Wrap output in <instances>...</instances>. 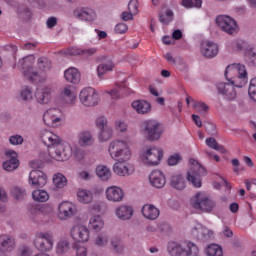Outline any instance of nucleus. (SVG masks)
I'll return each mask as SVG.
<instances>
[{
  "label": "nucleus",
  "mask_w": 256,
  "mask_h": 256,
  "mask_svg": "<svg viewBox=\"0 0 256 256\" xmlns=\"http://www.w3.org/2000/svg\"><path fill=\"white\" fill-rule=\"evenodd\" d=\"M227 81L229 83L220 82L217 84L216 88L220 95H223L228 101H233L237 97V92L235 87H245L247 85V68L243 64H232L226 67L224 73Z\"/></svg>",
  "instance_id": "nucleus-1"
},
{
  "label": "nucleus",
  "mask_w": 256,
  "mask_h": 256,
  "mask_svg": "<svg viewBox=\"0 0 256 256\" xmlns=\"http://www.w3.org/2000/svg\"><path fill=\"white\" fill-rule=\"evenodd\" d=\"M40 139L46 147H48V155L54 161H67L73 155L71 145L61 143V139L55 133L49 130H42Z\"/></svg>",
  "instance_id": "nucleus-2"
},
{
  "label": "nucleus",
  "mask_w": 256,
  "mask_h": 256,
  "mask_svg": "<svg viewBox=\"0 0 256 256\" xmlns=\"http://www.w3.org/2000/svg\"><path fill=\"white\" fill-rule=\"evenodd\" d=\"M108 152L114 161L127 163L131 160V148L124 140H113L108 146Z\"/></svg>",
  "instance_id": "nucleus-3"
},
{
  "label": "nucleus",
  "mask_w": 256,
  "mask_h": 256,
  "mask_svg": "<svg viewBox=\"0 0 256 256\" xmlns=\"http://www.w3.org/2000/svg\"><path fill=\"white\" fill-rule=\"evenodd\" d=\"M192 209L199 213H212L217 204L205 192H197L190 200Z\"/></svg>",
  "instance_id": "nucleus-4"
},
{
  "label": "nucleus",
  "mask_w": 256,
  "mask_h": 256,
  "mask_svg": "<svg viewBox=\"0 0 256 256\" xmlns=\"http://www.w3.org/2000/svg\"><path fill=\"white\" fill-rule=\"evenodd\" d=\"M163 159V149L157 147H146L140 152V160L147 167L159 165Z\"/></svg>",
  "instance_id": "nucleus-5"
},
{
  "label": "nucleus",
  "mask_w": 256,
  "mask_h": 256,
  "mask_svg": "<svg viewBox=\"0 0 256 256\" xmlns=\"http://www.w3.org/2000/svg\"><path fill=\"white\" fill-rule=\"evenodd\" d=\"M33 245L37 251H40V253H51V251H53V247L55 246L53 233L48 231L36 233L33 240Z\"/></svg>",
  "instance_id": "nucleus-6"
},
{
  "label": "nucleus",
  "mask_w": 256,
  "mask_h": 256,
  "mask_svg": "<svg viewBox=\"0 0 256 256\" xmlns=\"http://www.w3.org/2000/svg\"><path fill=\"white\" fill-rule=\"evenodd\" d=\"M33 65H35V56L33 55L26 56L18 62V67L22 70L24 77L33 83H39L41 78Z\"/></svg>",
  "instance_id": "nucleus-7"
},
{
  "label": "nucleus",
  "mask_w": 256,
  "mask_h": 256,
  "mask_svg": "<svg viewBox=\"0 0 256 256\" xmlns=\"http://www.w3.org/2000/svg\"><path fill=\"white\" fill-rule=\"evenodd\" d=\"M191 168L187 174V181L199 189L201 187V177L207 175V170L197 160L190 159Z\"/></svg>",
  "instance_id": "nucleus-8"
},
{
  "label": "nucleus",
  "mask_w": 256,
  "mask_h": 256,
  "mask_svg": "<svg viewBox=\"0 0 256 256\" xmlns=\"http://www.w3.org/2000/svg\"><path fill=\"white\" fill-rule=\"evenodd\" d=\"M141 128L150 141H159L163 135V127L157 120H146L142 123Z\"/></svg>",
  "instance_id": "nucleus-9"
},
{
  "label": "nucleus",
  "mask_w": 256,
  "mask_h": 256,
  "mask_svg": "<svg viewBox=\"0 0 256 256\" xmlns=\"http://www.w3.org/2000/svg\"><path fill=\"white\" fill-rule=\"evenodd\" d=\"M95 125L98 132V141L100 143H107V141H111L113 139V127L109 125V122L105 118V116H100L95 120Z\"/></svg>",
  "instance_id": "nucleus-10"
},
{
  "label": "nucleus",
  "mask_w": 256,
  "mask_h": 256,
  "mask_svg": "<svg viewBox=\"0 0 256 256\" xmlns=\"http://www.w3.org/2000/svg\"><path fill=\"white\" fill-rule=\"evenodd\" d=\"M216 24L221 31H223L224 33H227L228 35H235V33H237V31L239 29L235 19H233L227 15L217 16Z\"/></svg>",
  "instance_id": "nucleus-11"
},
{
  "label": "nucleus",
  "mask_w": 256,
  "mask_h": 256,
  "mask_svg": "<svg viewBox=\"0 0 256 256\" xmlns=\"http://www.w3.org/2000/svg\"><path fill=\"white\" fill-rule=\"evenodd\" d=\"M232 48L234 51H242L245 57H248L251 61H256V45L251 44L245 40H234L232 42Z\"/></svg>",
  "instance_id": "nucleus-12"
},
{
  "label": "nucleus",
  "mask_w": 256,
  "mask_h": 256,
  "mask_svg": "<svg viewBox=\"0 0 256 256\" xmlns=\"http://www.w3.org/2000/svg\"><path fill=\"white\" fill-rule=\"evenodd\" d=\"M70 237L75 243H87L91 239V231L83 224H77L70 230Z\"/></svg>",
  "instance_id": "nucleus-13"
},
{
  "label": "nucleus",
  "mask_w": 256,
  "mask_h": 256,
  "mask_svg": "<svg viewBox=\"0 0 256 256\" xmlns=\"http://www.w3.org/2000/svg\"><path fill=\"white\" fill-rule=\"evenodd\" d=\"M79 99L84 107H95V105H99V94H97V91L92 87L82 89L79 94Z\"/></svg>",
  "instance_id": "nucleus-14"
},
{
  "label": "nucleus",
  "mask_w": 256,
  "mask_h": 256,
  "mask_svg": "<svg viewBox=\"0 0 256 256\" xmlns=\"http://www.w3.org/2000/svg\"><path fill=\"white\" fill-rule=\"evenodd\" d=\"M63 119V112L59 108H51L44 112L43 121L47 127H57Z\"/></svg>",
  "instance_id": "nucleus-15"
},
{
  "label": "nucleus",
  "mask_w": 256,
  "mask_h": 256,
  "mask_svg": "<svg viewBox=\"0 0 256 256\" xmlns=\"http://www.w3.org/2000/svg\"><path fill=\"white\" fill-rule=\"evenodd\" d=\"M58 211V218L61 221H67L77 213V206L69 201H64L59 204Z\"/></svg>",
  "instance_id": "nucleus-16"
},
{
  "label": "nucleus",
  "mask_w": 256,
  "mask_h": 256,
  "mask_svg": "<svg viewBox=\"0 0 256 256\" xmlns=\"http://www.w3.org/2000/svg\"><path fill=\"white\" fill-rule=\"evenodd\" d=\"M201 55L206 59H213V57H217L219 53V45L213 41L204 40L201 43Z\"/></svg>",
  "instance_id": "nucleus-17"
},
{
  "label": "nucleus",
  "mask_w": 256,
  "mask_h": 256,
  "mask_svg": "<svg viewBox=\"0 0 256 256\" xmlns=\"http://www.w3.org/2000/svg\"><path fill=\"white\" fill-rule=\"evenodd\" d=\"M5 155L9 159L2 164L3 169L8 172L19 169V154H17L15 150H6Z\"/></svg>",
  "instance_id": "nucleus-18"
},
{
  "label": "nucleus",
  "mask_w": 256,
  "mask_h": 256,
  "mask_svg": "<svg viewBox=\"0 0 256 256\" xmlns=\"http://www.w3.org/2000/svg\"><path fill=\"white\" fill-rule=\"evenodd\" d=\"M31 187H45L47 185V175L41 170H32L28 179Z\"/></svg>",
  "instance_id": "nucleus-19"
},
{
  "label": "nucleus",
  "mask_w": 256,
  "mask_h": 256,
  "mask_svg": "<svg viewBox=\"0 0 256 256\" xmlns=\"http://www.w3.org/2000/svg\"><path fill=\"white\" fill-rule=\"evenodd\" d=\"M105 195L107 201H110L111 203H121V201L125 199V192L118 186H109L105 190Z\"/></svg>",
  "instance_id": "nucleus-20"
},
{
  "label": "nucleus",
  "mask_w": 256,
  "mask_h": 256,
  "mask_svg": "<svg viewBox=\"0 0 256 256\" xmlns=\"http://www.w3.org/2000/svg\"><path fill=\"white\" fill-rule=\"evenodd\" d=\"M113 171L118 177H129L135 173V166L127 162H116Z\"/></svg>",
  "instance_id": "nucleus-21"
},
{
  "label": "nucleus",
  "mask_w": 256,
  "mask_h": 256,
  "mask_svg": "<svg viewBox=\"0 0 256 256\" xmlns=\"http://www.w3.org/2000/svg\"><path fill=\"white\" fill-rule=\"evenodd\" d=\"M100 60V63L97 66V76L99 79H103V76L107 75V73H110V71H113L115 69V64L113 61L105 56H102L98 58Z\"/></svg>",
  "instance_id": "nucleus-22"
},
{
  "label": "nucleus",
  "mask_w": 256,
  "mask_h": 256,
  "mask_svg": "<svg viewBox=\"0 0 256 256\" xmlns=\"http://www.w3.org/2000/svg\"><path fill=\"white\" fill-rule=\"evenodd\" d=\"M53 93V89L49 86H43L37 88L35 92V98L37 103L40 105H47L48 103H51V97Z\"/></svg>",
  "instance_id": "nucleus-23"
},
{
  "label": "nucleus",
  "mask_w": 256,
  "mask_h": 256,
  "mask_svg": "<svg viewBox=\"0 0 256 256\" xmlns=\"http://www.w3.org/2000/svg\"><path fill=\"white\" fill-rule=\"evenodd\" d=\"M73 15L76 19H79V21L91 22L97 19L95 10L87 7L75 9Z\"/></svg>",
  "instance_id": "nucleus-24"
},
{
  "label": "nucleus",
  "mask_w": 256,
  "mask_h": 256,
  "mask_svg": "<svg viewBox=\"0 0 256 256\" xmlns=\"http://www.w3.org/2000/svg\"><path fill=\"white\" fill-rule=\"evenodd\" d=\"M149 183L152 187H156V189H163L165 183H167L165 174L159 170L152 171L149 175Z\"/></svg>",
  "instance_id": "nucleus-25"
},
{
  "label": "nucleus",
  "mask_w": 256,
  "mask_h": 256,
  "mask_svg": "<svg viewBox=\"0 0 256 256\" xmlns=\"http://www.w3.org/2000/svg\"><path fill=\"white\" fill-rule=\"evenodd\" d=\"M15 249V238L10 234L0 235L1 253H11Z\"/></svg>",
  "instance_id": "nucleus-26"
},
{
  "label": "nucleus",
  "mask_w": 256,
  "mask_h": 256,
  "mask_svg": "<svg viewBox=\"0 0 256 256\" xmlns=\"http://www.w3.org/2000/svg\"><path fill=\"white\" fill-rule=\"evenodd\" d=\"M192 235L200 241H209L213 237V230L207 229L201 224H197L192 229Z\"/></svg>",
  "instance_id": "nucleus-27"
},
{
  "label": "nucleus",
  "mask_w": 256,
  "mask_h": 256,
  "mask_svg": "<svg viewBox=\"0 0 256 256\" xmlns=\"http://www.w3.org/2000/svg\"><path fill=\"white\" fill-rule=\"evenodd\" d=\"M60 97L62 101L66 103V105H73L75 103V100L77 99V94H75L73 86L67 85L61 89Z\"/></svg>",
  "instance_id": "nucleus-28"
},
{
  "label": "nucleus",
  "mask_w": 256,
  "mask_h": 256,
  "mask_svg": "<svg viewBox=\"0 0 256 256\" xmlns=\"http://www.w3.org/2000/svg\"><path fill=\"white\" fill-rule=\"evenodd\" d=\"M141 213L143 217L149 221H155V219H158L159 215H161L159 208L155 207L153 204H145L141 209Z\"/></svg>",
  "instance_id": "nucleus-29"
},
{
  "label": "nucleus",
  "mask_w": 256,
  "mask_h": 256,
  "mask_svg": "<svg viewBox=\"0 0 256 256\" xmlns=\"http://www.w3.org/2000/svg\"><path fill=\"white\" fill-rule=\"evenodd\" d=\"M78 145L80 147H93L95 145V137L91 131H82L78 134Z\"/></svg>",
  "instance_id": "nucleus-30"
},
{
  "label": "nucleus",
  "mask_w": 256,
  "mask_h": 256,
  "mask_svg": "<svg viewBox=\"0 0 256 256\" xmlns=\"http://www.w3.org/2000/svg\"><path fill=\"white\" fill-rule=\"evenodd\" d=\"M115 215L120 221H129L133 217V207L128 205L118 206Z\"/></svg>",
  "instance_id": "nucleus-31"
},
{
  "label": "nucleus",
  "mask_w": 256,
  "mask_h": 256,
  "mask_svg": "<svg viewBox=\"0 0 256 256\" xmlns=\"http://www.w3.org/2000/svg\"><path fill=\"white\" fill-rule=\"evenodd\" d=\"M132 109L138 115H147V113H151V103L146 100H136L132 102Z\"/></svg>",
  "instance_id": "nucleus-32"
},
{
  "label": "nucleus",
  "mask_w": 256,
  "mask_h": 256,
  "mask_svg": "<svg viewBox=\"0 0 256 256\" xmlns=\"http://www.w3.org/2000/svg\"><path fill=\"white\" fill-rule=\"evenodd\" d=\"M64 77L68 83H73L74 85L81 82V72L75 67L65 70Z\"/></svg>",
  "instance_id": "nucleus-33"
},
{
  "label": "nucleus",
  "mask_w": 256,
  "mask_h": 256,
  "mask_svg": "<svg viewBox=\"0 0 256 256\" xmlns=\"http://www.w3.org/2000/svg\"><path fill=\"white\" fill-rule=\"evenodd\" d=\"M76 195L79 203H83L84 205L93 201V192H91V190L79 188Z\"/></svg>",
  "instance_id": "nucleus-34"
},
{
  "label": "nucleus",
  "mask_w": 256,
  "mask_h": 256,
  "mask_svg": "<svg viewBox=\"0 0 256 256\" xmlns=\"http://www.w3.org/2000/svg\"><path fill=\"white\" fill-rule=\"evenodd\" d=\"M89 227L92 231L99 233L105 227V221L100 215L92 216L89 220Z\"/></svg>",
  "instance_id": "nucleus-35"
},
{
  "label": "nucleus",
  "mask_w": 256,
  "mask_h": 256,
  "mask_svg": "<svg viewBox=\"0 0 256 256\" xmlns=\"http://www.w3.org/2000/svg\"><path fill=\"white\" fill-rule=\"evenodd\" d=\"M171 186L178 191H183L186 187L185 178L180 174L173 175L171 178Z\"/></svg>",
  "instance_id": "nucleus-36"
},
{
  "label": "nucleus",
  "mask_w": 256,
  "mask_h": 256,
  "mask_svg": "<svg viewBox=\"0 0 256 256\" xmlns=\"http://www.w3.org/2000/svg\"><path fill=\"white\" fill-rule=\"evenodd\" d=\"M96 175L101 181H109L111 179V170L107 166H97Z\"/></svg>",
  "instance_id": "nucleus-37"
},
{
  "label": "nucleus",
  "mask_w": 256,
  "mask_h": 256,
  "mask_svg": "<svg viewBox=\"0 0 256 256\" xmlns=\"http://www.w3.org/2000/svg\"><path fill=\"white\" fill-rule=\"evenodd\" d=\"M71 249V243L67 239H62L56 244V255H65Z\"/></svg>",
  "instance_id": "nucleus-38"
},
{
  "label": "nucleus",
  "mask_w": 256,
  "mask_h": 256,
  "mask_svg": "<svg viewBox=\"0 0 256 256\" xmlns=\"http://www.w3.org/2000/svg\"><path fill=\"white\" fill-rule=\"evenodd\" d=\"M167 251L170 256H181L183 255V247L177 242H169Z\"/></svg>",
  "instance_id": "nucleus-39"
},
{
  "label": "nucleus",
  "mask_w": 256,
  "mask_h": 256,
  "mask_svg": "<svg viewBox=\"0 0 256 256\" xmlns=\"http://www.w3.org/2000/svg\"><path fill=\"white\" fill-rule=\"evenodd\" d=\"M32 198L38 203H45L49 201V193H47L45 190H34L32 192Z\"/></svg>",
  "instance_id": "nucleus-40"
},
{
  "label": "nucleus",
  "mask_w": 256,
  "mask_h": 256,
  "mask_svg": "<svg viewBox=\"0 0 256 256\" xmlns=\"http://www.w3.org/2000/svg\"><path fill=\"white\" fill-rule=\"evenodd\" d=\"M206 256H223V248L217 244H210L205 249Z\"/></svg>",
  "instance_id": "nucleus-41"
},
{
  "label": "nucleus",
  "mask_w": 256,
  "mask_h": 256,
  "mask_svg": "<svg viewBox=\"0 0 256 256\" xmlns=\"http://www.w3.org/2000/svg\"><path fill=\"white\" fill-rule=\"evenodd\" d=\"M53 184L55 189H63L67 186V178L61 173H57L53 176Z\"/></svg>",
  "instance_id": "nucleus-42"
},
{
  "label": "nucleus",
  "mask_w": 256,
  "mask_h": 256,
  "mask_svg": "<svg viewBox=\"0 0 256 256\" xmlns=\"http://www.w3.org/2000/svg\"><path fill=\"white\" fill-rule=\"evenodd\" d=\"M174 15L173 10L167 9L165 12L159 14V21L162 25H169L173 21Z\"/></svg>",
  "instance_id": "nucleus-43"
},
{
  "label": "nucleus",
  "mask_w": 256,
  "mask_h": 256,
  "mask_svg": "<svg viewBox=\"0 0 256 256\" xmlns=\"http://www.w3.org/2000/svg\"><path fill=\"white\" fill-rule=\"evenodd\" d=\"M205 143L207 147H209L210 149H214V151H219V153H227V150H225V147H223V145H219V143H217V140H215V138H207L205 140Z\"/></svg>",
  "instance_id": "nucleus-44"
},
{
  "label": "nucleus",
  "mask_w": 256,
  "mask_h": 256,
  "mask_svg": "<svg viewBox=\"0 0 256 256\" xmlns=\"http://www.w3.org/2000/svg\"><path fill=\"white\" fill-rule=\"evenodd\" d=\"M11 195L17 201H21V199H25V196L27 195V190H25V188L23 187L15 186L11 190Z\"/></svg>",
  "instance_id": "nucleus-45"
},
{
  "label": "nucleus",
  "mask_w": 256,
  "mask_h": 256,
  "mask_svg": "<svg viewBox=\"0 0 256 256\" xmlns=\"http://www.w3.org/2000/svg\"><path fill=\"white\" fill-rule=\"evenodd\" d=\"M34 210L37 213V215H51V213H53V207L49 204L35 206Z\"/></svg>",
  "instance_id": "nucleus-46"
},
{
  "label": "nucleus",
  "mask_w": 256,
  "mask_h": 256,
  "mask_svg": "<svg viewBox=\"0 0 256 256\" xmlns=\"http://www.w3.org/2000/svg\"><path fill=\"white\" fill-rule=\"evenodd\" d=\"M109 243V236L105 233L99 234L94 240L96 247H107Z\"/></svg>",
  "instance_id": "nucleus-47"
},
{
  "label": "nucleus",
  "mask_w": 256,
  "mask_h": 256,
  "mask_svg": "<svg viewBox=\"0 0 256 256\" xmlns=\"http://www.w3.org/2000/svg\"><path fill=\"white\" fill-rule=\"evenodd\" d=\"M182 7H185V9H191L193 7H196V9H201V5H203L202 0H182L181 2Z\"/></svg>",
  "instance_id": "nucleus-48"
},
{
  "label": "nucleus",
  "mask_w": 256,
  "mask_h": 256,
  "mask_svg": "<svg viewBox=\"0 0 256 256\" xmlns=\"http://www.w3.org/2000/svg\"><path fill=\"white\" fill-rule=\"evenodd\" d=\"M20 100L29 103V101H33V90L29 87H26L20 92Z\"/></svg>",
  "instance_id": "nucleus-49"
},
{
  "label": "nucleus",
  "mask_w": 256,
  "mask_h": 256,
  "mask_svg": "<svg viewBox=\"0 0 256 256\" xmlns=\"http://www.w3.org/2000/svg\"><path fill=\"white\" fill-rule=\"evenodd\" d=\"M38 67L40 71H49L51 69V60L45 57L39 58Z\"/></svg>",
  "instance_id": "nucleus-50"
},
{
  "label": "nucleus",
  "mask_w": 256,
  "mask_h": 256,
  "mask_svg": "<svg viewBox=\"0 0 256 256\" xmlns=\"http://www.w3.org/2000/svg\"><path fill=\"white\" fill-rule=\"evenodd\" d=\"M193 109L197 110L198 113H201L202 115H205L207 111H209V106L205 104L204 102H197L193 100Z\"/></svg>",
  "instance_id": "nucleus-51"
},
{
  "label": "nucleus",
  "mask_w": 256,
  "mask_h": 256,
  "mask_svg": "<svg viewBox=\"0 0 256 256\" xmlns=\"http://www.w3.org/2000/svg\"><path fill=\"white\" fill-rule=\"evenodd\" d=\"M112 249L114 252H116L118 255H121L123 251H125V246L121 244V241L118 239H114L111 241Z\"/></svg>",
  "instance_id": "nucleus-52"
},
{
  "label": "nucleus",
  "mask_w": 256,
  "mask_h": 256,
  "mask_svg": "<svg viewBox=\"0 0 256 256\" xmlns=\"http://www.w3.org/2000/svg\"><path fill=\"white\" fill-rule=\"evenodd\" d=\"M248 94H249L250 99H252V101L256 102V78H253L250 81V85L248 88Z\"/></svg>",
  "instance_id": "nucleus-53"
},
{
  "label": "nucleus",
  "mask_w": 256,
  "mask_h": 256,
  "mask_svg": "<svg viewBox=\"0 0 256 256\" xmlns=\"http://www.w3.org/2000/svg\"><path fill=\"white\" fill-rule=\"evenodd\" d=\"M181 159H182V157L179 155V153H175V154L169 156V158L167 160V164L170 167H175V165H179V163H181Z\"/></svg>",
  "instance_id": "nucleus-54"
},
{
  "label": "nucleus",
  "mask_w": 256,
  "mask_h": 256,
  "mask_svg": "<svg viewBox=\"0 0 256 256\" xmlns=\"http://www.w3.org/2000/svg\"><path fill=\"white\" fill-rule=\"evenodd\" d=\"M114 127L116 131H119L120 133H125V131H127L128 125H127V122L119 119L115 121Z\"/></svg>",
  "instance_id": "nucleus-55"
},
{
  "label": "nucleus",
  "mask_w": 256,
  "mask_h": 256,
  "mask_svg": "<svg viewBox=\"0 0 256 256\" xmlns=\"http://www.w3.org/2000/svg\"><path fill=\"white\" fill-rule=\"evenodd\" d=\"M23 136L19 135V134H15L9 137V143L10 145H23Z\"/></svg>",
  "instance_id": "nucleus-56"
},
{
  "label": "nucleus",
  "mask_w": 256,
  "mask_h": 256,
  "mask_svg": "<svg viewBox=\"0 0 256 256\" xmlns=\"http://www.w3.org/2000/svg\"><path fill=\"white\" fill-rule=\"evenodd\" d=\"M66 56L75 57L81 55L82 49L77 47H71L63 51Z\"/></svg>",
  "instance_id": "nucleus-57"
},
{
  "label": "nucleus",
  "mask_w": 256,
  "mask_h": 256,
  "mask_svg": "<svg viewBox=\"0 0 256 256\" xmlns=\"http://www.w3.org/2000/svg\"><path fill=\"white\" fill-rule=\"evenodd\" d=\"M128 11L137 15L139 13V1L138 0H130L128 3Z\"/></svg>",
  "instance_id": "nucleus-58"
},
{
  "label": "nucleus",
  "mask_w": 256,
  "mask_h": 256,
  "mask_svg": "<svg viewBox=\"0 0 256 256\" xmlns=\"http://www.w3.org/2000/svg\"><path fill=\"white\" fill-rule=\"evenodd\" d=\"M115 33H118L119 35H123L126 31H129V27L125 23H119L114 28Z\"/></svg>",
  "instance_id": "nucleus-59"
},
{
  "label": "nucleus",
  "mask_w": 256,
  "mask_h": 256,
  "mask_svg": "<svg viewBox=\"0 0 256 256\" xmlns=\"http://www.w3.org/2000/svg\"><path fill=\"white\" fill-rule=\"evenodd\" d=\"M97 53V48H86L82 49L81 55L82 57H93Z\"/></svg>",
  "instance_id": "nucleus-60"
},
{
  "label": "nucleus",
  "mask_w": 256,
  "mask_h": 256,
  "mask_svg": "<svg viewBox=\"0 0 256 256\" xmlns=\"http://www.w3.org/2000/svg\"><path fill=\"white\" fill-rule=\"evenodd\" d=\"M31 248L29 246H22L19 250L20 256H31Z\"/></svg>",
  "instance_id": "nucleus-61"
},
{
  "label": "nucleus",
  "mask_w": 256,
  "mask_h": 256,
  "mask_svg": "<svg viewBox=\"0 0 256 256\" xmlns=\"http://www.w3.org/2000/svg\"><path fill=\"white\" fill-rule=\"evenodd\" d=\"M76 256H87V247L77 246L76 247Z\"/></svg>",
  "instance_id": "nucleus-62"
},
{
  "label": "nucleus",
  "mask_w": 256,
  "mask_h": 256,
  "mask_svg": "<svg viewBox=\"0 0 256 256\" xmlns=\"http://www.w3.org/2000/svg\"><path fill=\"white\" fill-rule=\"evenodd\" d=\"M46 25H47L48 29H53V27H55V25H57V18H55V17L48 18V20L46 21Z\"/></svg>",
  "instance_id": "nucleus-63"
},
{
  "label": "nucleus",
  "mask_w": 256,
  "mask_h": 256,
  "mask_svg": "<svg viewBox=\"0 0 256 256\" xmlns=\"http://www.w3.org/2000/svg\"><path fill=\"white\" fill-rule=\"evenodd\" d=\"M105 93L110 95V97H112V99H119V97H121V94L119 93V90H117V89L105 91Z\"/></svg>",
  "instance_id": "nucleus-64"
}]
</instances>
